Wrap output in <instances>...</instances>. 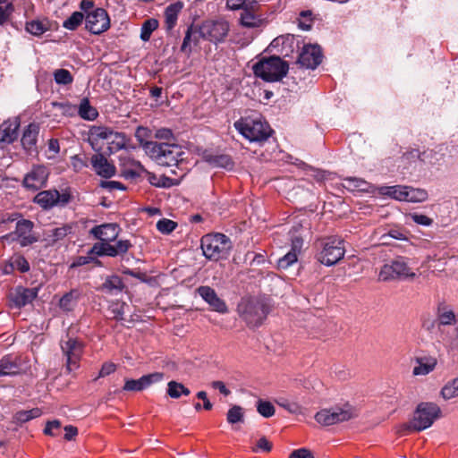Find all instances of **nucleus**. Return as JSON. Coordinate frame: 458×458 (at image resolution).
<instances>
[{
  "label": "nucleus",
  "instance_id": "ddd939ff",
  "mask_svg": "<svg viewBox=\"0 0 458 458\" xmlns=\"http://www.w3.org/2000/svg\"><path fill=\"white\" fill-rule=\"evenodd\" d=\"M85 27L92 34H101L110 27V19L107 12L103 8H96L88 13L85 17Z\"/></svg>",
  "mask_w": 458,
  "mask_h": 458
},
{
  "label": "nucleus",
  "instance_id": "680f3d73",
  "mask_svg": "<svg viewBox=\"0 0 458 458\" xmlns=\"http://www.w3.org/2000/svg\"><path fill=\"white\" fill-rule=\"evenodd\" d=\"M14 267L19 269L21 272L25 273L30 270V264L23 256H17L13 260Z\"/></svg>",
  "mask_w": 458,
  "mask_h": 458
},
{
  "label": "nucleus",
  "instance_id": "a211bd4d",
  "mask_svg": "<svg viewBox=\"0 0 458 458\" xmlns=\"http://www.w3.org/2000/svg\"><path fill=\"white\" fill-rule=\"evenodd\" d=\"M164 378V373L154 372L148 375H144L139 379H125L123 391H142L149 387L152 384L160 382Z\"/></svg>",
  "mask_w": 458,
  "mask_h": 458
},
{
  "label": "nucleus",
  "instance_id": "7c9ffc66",
  "mask_svg": "<svg viewBox=\"0 0 458 458\" xmlns=\"http://www.w3.org/2000/svg\"><path fill=\"white\" fill-rule=\"evenodd\" d=\"M264 19L259 12L243 11L240 14V24L248 29L259 28L262 26Z\"/></svg>",
  "mask_w": 458,
  "mask_h": 458
},
{
  "label": "nucleus",
  "instance_id": "a19ab883",
  "mask_svg": "<svg viewBox=\"0 0 458 458\" xmlns=\"http://www.w3.org/2000/svg\"><path fill=\"white\" fill-rule=\"evenodd\" d=\"M405 197L406 198L404 201L417 203L427 200L428 194V191L424 189L407 186Z\"/></svg>",
  "mask_w": 458,
  "mask_h": 458
},
{
  "label": "nucleus",
  "instance_id": "f03ea898",
  "mask_svg": "<svg viewBox=\"0 0 458 458\" xmlns=\"http://www.w3.org/2000/svg\"><path fill=\"white\" fill-rule=\"evenodd\" d=\"M145 153L159 165L176 167L182 164L186 154L180 145L168 142L148 143Z\"/></svg>",
  "mask_w": 458,
  "mask_h": 458
},
{
  "label": "nucleus",
  "instance_id": "5fc2aeb1",
  "mask_svg": "<svg viewBox=\"0 0 458 458\" xmlns=\"http://www.w3.org/2000/svg\"><path fill=\"white\" fill-rule=\"evenodd\" d=\"M176 227L177 223L167 218H162L157 223V229L164 234L172 233Z\"/></svg>",
  "mask_w": 458,
  "mask_h": 458
},
{
  "label": "nucleus",
  "instance_id": "7ed1b4c3",
  "mask_svg": "<svg viewBox=\"0 0 458 458\" xmlns=\"http://www.w3.org/2000/svg\"><path fill=\"white\" fill-rule=\"evenodd\" d=\"M253 73L256 77L262 79L267 82L281 81L286 76L289 65L279 56L264 57L257 62L253 67Z\"/></svg>",
  "mask_w": 458,
  "mask_h": 458
},
{
  "label": "nucleus",
  "instance_id": "4d7b16f0",
  "mask_svg": "<svg viewBox=\"0 0 458 458\" xmlns=\"http://www.w3.org/2000/svg\"><path fill=\"white\" fill-rule=\"evenodd\" d=\"M125 302H116L113 303L110 308V313L112 314V318L117 321L123 320V315H124V308L126 307Z\"/></svg>",
  "mask_w": 458,
  "mask_h": 458
},
{
  "label": "nucleus",
  "instance_id": "c85d7f7f",
  "mask_svg": "<svg viewBox=\"0 0 458 458\" xmlns=\"http://www.w3.org/2000/svg\"><path fill=\"white\" fill-rule=\"evenodd\" d=\"M81 297V292L79 289H72L66 293L59 301V307L62 310L68 312L73 310Z\"/></svg>",
  "mask_w": 458,
  "mask_h": 458
},
{
  "label": "nucleus",
  "instance_id": "3c124183",
  "mask_svg": "<svg viewBox=\"0 0 458 458\" xmlns=\"http://www.w3.org/2000/svg\"><path fill=\"white\" fill-rule=\"evenodd\" d=\"M312 12L310 10L301 11L298 18V27L301 30L308 31L312 28Z\"/></svg>",
  "mask_w": 458,
  "mask_h": 458
},
{
  "label": "nucleus",
  "instance_id": "cd10ccee",
  "mask_svg": "<svg viewBox=\"0 0 458 458\" xmlns=\"http://www.w3.org/2000/svg\"><path fill=\"white\" fill-rule=\"evenodd\" d=\"M147 172L143 165L138 162L131 160L129 164L121 165V176L126 180L137 181L142 173Z\"/></svg>",
  "mask_w": 458,
  "mask_h": 458
},
{
  "label": "nucleus",
  "instance_id": "8fccbe9b",
  "mask_svg": "<svg viewBox=\"0 0 458 458\" xmlns=\"http://www.w3.org/2000/svg\"><path fill=\"white\" fill-rule=\"evenodd\" d=\"M151 137V131L147 127L139 126L135 131V138L139 141L140 146L145 151L146 144L157 143V141L148 140Z\"/></svg>",
  "mask_w": 458,
  "mask_h": 458
},
{
  "label": "nucleus",
  "instance_id": "f704fd0d",
  "mask_svg": "<svg viewBox=\"0 0 458 458\" xmlns=\"http://www.w3.org/2000/svg\"><path fill=\"white\" fill-rule=\"evenodd\" d=\"M19 370V364L11 355H5L0 360V377L15 376Z\"/></svg>",
  "mask_w": 458,
  "mask_h": 458
},
{
  "label": "nucleus",
  "instance_id": "a878e982",
  "mask_svg": "<svg viewBox=\"0 0 458 458\" xmlns=\"http://www.w3.org/2000/svg\"><path fill=\"white\" fill-rule=\"evenodd\" d=\"M58 199L59 191L57 190H48L38 192L34 198V202L44 209H49L57 206Z\"/></svg>",
  "mask_w": 458,
  "mask_h": 458
},
{
  "label": "nucleus",
  "instance_id": "4be33fe9",
  "mask_svg": "<svg viewBox=\"0 0 458 458\" xmlns=\"http://www.w3.org/2000/svg\"><path fill=\"white\" fill-rule=\"evenodd\" d=\"M90 161L96 174L103 178H111L116 173L115 166L101 153L93 155Z\"/></svg>",
  "mask_w": 458,
  "mask_h": 458
},
{
  "label": "nucleus",
  "instance_id": "6ab92c4d",
  "mask_svg": "<svg viewBox=\"0 0 458 458\" xmlns=\"http://www.w3.org/2000/svg\"><path fill=\"white\" fill-rule=\"evenodd\" d=\"M120 228L115 223H106L92 227L89 233L99 242H112L116 240L119 235Z\"/></svg>",
  "mask_w": 458,
  "mask_h": 458
},
{
  "label": "nucleus",
  "instance_id": "2f4dec72",
  "mask_svg": "<svg viewBox=\"0 0 458 458\" xmlns=\"http://www.w3.org/2000/svg\"><path fill=\"white\" fill-rule=\"evenodd\" d=\"M183 4L181 2H176L169 4L165 10V26L167 30L174 29L177 22L178 14L182 9Z\"/></svg>",
  "mask_w": 458,
  "mask_h": 458
},
{
  "label": "nucleus",
  "instance_id": "473e14b6",
  "mask_svg": "<svg viewBox=\"0 0 458 458\" xmlns=\"http://www.w3.org/2000/svg\"><path fill=\"white\" fill-rule=\"evenodd\" d=\"M204 160L208 163L213 167H220L225 169H232L233 166V162L230 156L221 154V155H214V154H204Z\"/></svg>",
  "mask_w": 458,
  "mask_h": 458
},
{
  "label": "nucleus",
  "instance_id": "bb28decb",
  "mask_svg": "<svg viewBox=\"0 0 458 458\" xmlns=\"http://www.w3.org/2000/svg\"><path fill=\"white\" fill-rule=\"evenodd\" d=\"M417 365L413 368L414 376H425L433 371L437 364V360L433 356H422L416 358Z\"/></svg>",
  "mask_w": 458,
  "mask_h": 458
},
{
  "label": "nucleus",
  "instance_id": "f3484780",
  "mask_svg": "<svg viewBox=\"0 0 458 458\" xmlns=\"http://www.w3.org/2000/svg\"><path fill=\"white\" fill-rule=\"evenodd\" d=\"M322 62V53L318 46H304L298 57V64L307 69H315Z\"/></svg>",
  "mask_w": 458,
  "mask_h": 458
},
{
  "label": "nucleus",
  "instance_id": "c756f323",
  "mask_svg": "<svg viewBox=\"0 0 458 458\" xmlns=\"http://www.w3.org/2000/svg\"><path fill=\"white\" fill-rule=\"evenodd\" d=\"M123 288L124 284L123 279L116 275H113L106 278L100 289L102 292L107 294L117 295L118 293H122Z\"/></svg>",
  "mask_w": 458,
  "mask_h": 458
},
{
  "label": "nucleus",
  "instance_id": "2eb2a0df",
  "mask_svg": "<svg viewBox=\"0 0 458 458\" xmlns=\"http://www.w3.org/2000/svg\"><path fill=\"white\" fill-rule=\"evenodd\" d=\"M89 136L95 140L112 139V142L116 140L117 148L125 147V135L123 132L114 131L111 128L103 125H94L89 129Z\"/></svg>",
  "mask_w": 458,
  "mask_h": 458
},
{
  "label": "nucleus",
  "instance_id": "b1692460",
  "mask_svg": "<svg viewBox=\"0 0 458 458\" xmlns=\"http://www.w3.org/2000/svg\"><path fill=\"white\" fill-rule=\"evenodd\" d=\"M200 38H202V33H200V26H189L181 46V51L189 56L191 54L193 47L198 46Z\"/></svg>",
  "mask_w": 458,
  "mask_h": 458
},
{
  "label": "nucleus",
  "instance_id": "603ef678",
  "mask_svg": "<svg viewBox=\"0 0 458 458\" xmlns=\"http://www.w3.org/2000/svg\"><path fill=\"white\" fill-rule=\"evenodd\" d=\"M55 81L59 85H68L73 81L72 73L66 69H57L54 72Z\"/></svg>",
  "mask_w": 458,
  "mask_h": 458
},
{
  "label": "nucleus",
  "instance_id": "0eeeda50",
  "mask_svg": "<svg viewBox=\"0 0 458 458\" xmlns=\"http://www.w3.org/2000/svg\"><path fill=\"white\" fill-rule=\"evenodd\" d=\"M321 250L318 253V260L327 267L338 263L344 256V240L338 237H328L321 242Z\"/></svg>",
  "mask_w": 458,
  "mask_h": 458
},
{
  "label": "nucleus",
  "instance_id": "72a5a7b5",
  "mask_svg": "<svg viewBox=\"0 0 458 458\" xmlns=\"http://www.w3.org/2000/svg\"><path fill=\"white\" fill-rule=\"evenodd\" d=\"M437 321L440 326H451L457 322L456 315L454 312L445 306L444 303H440L437 309Z\"/></svg>",
  "mask_w": 458,
  "mask_h": 458
},
{
  "label": "nucleus",
  "instance_id": "37998d69",
  "mask_svg": "<svg viewBox=\"0 0 458 458\" xmlns=\"http://www.w3.org/2000/svg\"><path fill=\"white\" fill-rule=\"evenodd\" d=\"M440 395L445 400H451L458 396V376L448 381L441 389Z\"/></svg>",
  "mask_w": 458,
  "mask_h": 458
},
{
  "label": "nucleus",
  "instance_id": "dca6fc26",
  "mask_svg": "<svg viewBox=\"0 0 458 458\" xmlns=\"http://www.w3.org/2000/svg\"><path fill=\"white\" fill-rule=\"evenodd\" d=\"M199 295L209 305L211 310L225 314L228 312V307L225 301L221 299L216 291L208 285H202L197 288Z\"/></svg>",
  "mask_w": 458,
  "mask_h": 458
},
{
  "label": "nucleus",
  "instance_id": "338daca9",
  "mask_svg": "<svg viewBox=\"0 0 458 458\" xmlns=\"http://www.w3.org/2000/svg\"><path fill=\"white\" fill-rule=\"evenodd\" d=\"M72 166L74 171L79 172L82 170L84 167H87V163L79 156L75 155L71 157Z\"/></svg>",
  "mask_w": 458,
  "mask_h": 458
},
{
  "label": "nucleus",
  "instance_id": "c9c22d12",
  "mask_svg": "<svg viewBox=\"0 0 458 458\" xmlns=\"http://www.w3.org/2000/svg\"><path fill=\"white\" fill-rule=\"evenodd\" d=\"M405 185H394V186H381L378 192L381 195L390 197L398 201H404L406 195Z\"/></svg>",
  "mask_w": 458,
  "mask_h": 458
},
{
  "label": "nucleus",
  "instance_id": "49530a36",
  "mask_svg": "<svg viewBox=\"0 0 458 458\" xmlns=\"http://www.w3.org/2000/svg\"><path fill=\"white\" fill-rule=\"evenodd\" d=\"M158 27V21L156 19H148L146 20L140 30V38L143 41H148L150 36L154 30H156Z\"/></svg>",
  "mask_w": 458,
  "mask_h": 458
},
{
  "label": "nucleus",
  "instance_id": "5701e85b",
  "mask_svg": "<svg viewBox=\"0 0 458 458\" xmlns=\"http://www.w3.org/2000/svg\"><path fill=\"white\" fill-rule=\"evenodd\" d=\"M39 133V126L37 123H30L24 130L21 137V145L25 151L32 155L38 153L37 141Z\"/></svg>",
  "mask_w": 458,
  "mask_h": 458
},
{
  "label": "nucleus",
  "instance_id": "9d476101",
  "mask_svg": "<svg viewBox=\"0 0 458 458\" xmlns=\"http://www.w3.org/2000/svg\"><path fill=\"white\" fill-rule=\"evenodd\" d=\"M229 30V23L224 20L206 21L200 25L202 38L216 45L225 41Z\"/></svg>",
  "mask_w": 458,
  "mask_h": 458
},
{
  "label": "nucleus",
  "instance_id": "052dcab7",
  "mask_svg": "<svg viewBox=\"0 0 458 458\" xmlns=\"http://www.w3.org/2000/svg\"><path fill=\"white\" fill-rule=\"evenodd\" d=\"M387 238L401 241H408V238L405 235V233L400 229H391L387 233L383 234L381 237L382 240H386Z\"/></svg>",
  "mask_w": 458,
  "mask_h": 458
},
{
  "label": "nucleus",
  "instance_id": "09e8293b",
  "mask_svg": "<svg viewBox=\"0 0 458 458\" xmlns=\"http://www.w3.org/2000/svg\"><path fill=\"white\" fill-rule=\"evenodd\" d=\"M84 14L81 12H74L63 22V27L69 30H75L83 21Z\"/></svg>",
  "mask_w": 458,
  "mask_h": 458
},
{
  "label": "nucleus",
  "instance_id": "e2e57ef3",
  "mask_svg": "<svg viewBox=\"0 0 458 458\" xmlns=\"http://www.w3.org/2000/svg\"><path fill=\"white\" fill-rule=\"evenodd\" d=\"M411 217L415 224L424 226H429L433 223L430 217L423 214H412Z\"/></svg>",
  "mask_w": 458,
  "mask_h": 458
},
{
  "label": "nucleus",
  "instance_id": "c03bdc74",
  "mask_svg": "<svg viewBox=\"0 0 458 458\" xmlns=\"http://www.w3.org/2000/svg\"><path fill=\"white\" fill-rule=\"evenodd\" d=\"M72 225H64L60 227L54 228L49 231L47 237L52 242H56L58 241L63 240L68 234L72 233Z\"/></svg>",
  "mask_w": 458,
  "mask_h": 458
},
{
  "label": "nucleus",
  "instance_id": "39448f33",
  "mask_svg": "<svg viewBox=\"0 0 458 458\" xmlns=\"http://www.w3.org/2000/svg\"><path fill=\"white\" fill-rule=\"evenodd\" d=\"M440 416L441 409L437 403L431 402L420 403L418 404L407 428L418 432L422 431L431 427Z\"/></svg>",
  "mask_w": 458,
  "mask_h": 458
},
{
  "label": "nucleus",
  "instance_id": "bf43d9fd",
  "mask_svg": "<svg viewBox=\"0 0 458 458\" xmlns=\"http://www.w3.org/2000/svg\"><path fill=\"white\" fill-rule=\"evenodd\" d=\"M421 327L427 332H431L437 324V320L433 318L430 313H423L420 316Z\"/></svg>",
  "mask_w": 458,
  "mask_h": 458
},
{
  "label": "nucleus",
  "instance_id": "0e129e2a",
  "mask_svg": "<svg viewBox=\"0 0 458 458\" xmlns=\"http://www.w3.org/2000/svg\"><path fill=\"white\" fill-rule=\"evenodd\" d=\"M436 153L431 149H427L421 152L420 162L424 164L433 165L436 163L437 158H435Z\"/></svg>",
  "mask_w": 458,
  "mask_h": 458
},
{
  "label": "nucleus",
  "instance_id": "6e6d98bb",
  "mask_svg": "<svg viewBox=\"0 0 458 458\" xmlns=\"http://www.w3.org/2000/svg\"><path fill=\"white\" fill-rule=\"evenodd\" d=\"M297 261V253L295 251L290 250L284 257L280 258L277 261V266L279 268L286 269L291 265Z\"/></svg>",
  "mask_w": 458,
  "mask_h": 458
},
{
  "label": "nucleus",
  "instance_id": "412c9836",
  "mask_svg": "<svg viewBox=\"0 0 458 458\" xmlns=\"http://www.w3.org/2000/svg\"><path fill=\"white\" fill-rule=\"evenodd\" d=\"M38 288H24L17 287L13 293H11L10 298L15 308L21 309L27 304L31 303L38 296Z\"/></svg>",
  "mask_w": 458,
  "mask_h": 458
},
{
  "label": "nucleus",
  "instance_id": "4468645a",
  "mask_svg": "<svg viewBox=\"0 0 458 458\" xmlns=\"http://www.w3.org/2000/svg\"><path fill=\"white\" fill-rule=\"evenodd\" d=\"M49 172L45 165H34L24 176L22 185L30 191H38L46 186Z\"/></svg>",
  "mask_w": 458,
  "mask_h": 458
},
{
  "label": "nucleus",
  "instance_id": "1a4fd4ad",
  "mask_svg": "<svg viewBox=\"0 0 458 458\" xmlns=\"http://www.w3.org/2000/svg\"><path fill=\"white\" fill-rule=\"evenodd\" d=\"M355 416L354 410L349 404H346L344 407L323 409L316 413L315 420L323 426H331L347 421Z\"/></svg>",
  "mask_w": 458,
  "mask_h": 458
},
{
  "label": "nucleus",
  "instance_id": "ea45409f",
  "mask_svg": "<svg viewBox=\"0 0 458 458\" xmlns=\"http://www.w3.org/2000/svg\"><path fill=\"white\" fill-rule=\"evenodd\" d=\"M166 394L173 399H178L182 395L188 396L191 391L183 384L172 380L167 384Z\"/></svg>",
  "mask_w": 458,
  "mask_h": 458
},
{
  "label": "nucleus",
  "instance_id": "423d86ee",
  "mask_svg": "<svg viewBox=\"0 0 458 458\" xmlns=\"http://www.w3.org/2000/svg\"><path fill=\"white\" fill-rule=\"evenodd\" d=\"M238 310L249 327H259L267 318L268 307L263 301L250 298L239 304Z\"/></svg>",
  "mask_w": 458,
  "mask_h": 458
},
{
  "label": "nucleus",
  "instance_id": "4c0bfd02",
  "mask_svg": "<svg viewBox=\"0 0 458 458\" xmlns=\"http://www.w3.org/2000/svg\"><path fill=\"white\" fill-rule=\"evenodd\" d=\"M78 114L82 119L87 121H93L98 116V110L90 105L87 98H83L81 100Z\"/></svg>",
  "mask_w": 458,
  "mask_h": 458
},
{
  "label": "nucleus",
  "instance_id": "f257e3e1",
  "mask_svg": "<svg viewBox=\"0 0 458 458\" xmlns=\"http://www.w3.org/2000/svg\"><path fill=\"white\" fill-rule=\"evenodd\" d=\"M233 126L250 142L266 141L273 132L269 124L257 112H251L250 114L241 117L234 122Z\"/></svg>",
  "mask_w": 458,
  "mask_h": 458
},
{
  "label": "nucleus",
  "instance_id": "13d9d810",
  "mask_svg": "<svg viewBox=\"0 0 458 458\" xmlns=\"http://www.w3.org/2000/svg\"><path fill=\"white\" fill-rule=\"evenodd\" d=\"M279 406L285 409L287 411H289L292 414H299L301 413V407L294 402H290L285 399H281L276 402Z\"/></svg>",
  "mask_w": 458,
  "mask_h": 458
},
{
  "label": "nucleus",
  "instance_id": "79ce46f5",
  "mask_svg": "<svg viewBox=\"0 0 458 458\" xmlns=\"http://www.w3.org/2000/svg\"><path fill=\"white\" fill-rule=\"evenodd\" d=\"M13 0H0V26L7 23L14 12Z\"/></svg>",
  "mask_w": 458,
  "mask_h": 458
},
{
  "label": "nucleus",
  "instance_id": "a18cd8bd",
  "mask_svg": "<svg viewBox=\"0 0 458 458\" xmlns=\"http://www.w3.org/2000/svg\"><path fill=\"white\" fill-rule=\"evenodd\" d=\"M226 420L229 424L242 423L244 421V410L240 405H233L227 411Z\"/></svg>",
  "mask_w": 458,
  "mask_h": 458
},
{
  "label": "nucleus",
  "instance_id": "774afa93",
  "mask_svg": "<svg viewBox=\"0 0 458 458\" xmlns=\"http://www.w3.org/2000/svg\"><path fill=\"white\" fill-rule=\"evenodd\" d=\"M289 458H314L312 453L306 448H300L294 450L289 456Z\"/></svg>",
  "mask_w": 458,
  "mask_h": 458
},
{
  "label": "nucleus",
  "instance_id": "58836bf2",
  "mask_svg": "<svg viewBox=\"0 0 458 458\" xmlns=\"http://www.w3.org/2000/svg\"><path fill=\"white\" fill-rule=\"evenodd\" d=\"M343 181L344 187L352 191L358 190L369 192L371 187L368 182L359 177H345Z\"/></svg>",
  "mask_w": 458,
  "mask_h": 458
},
{
  "label": "nucleus",
  "instance_id": "69168bd1",
  "mask_svg": "<svg viewBox=\"0 0 458 458\" xmlns=\"http://www.w3.org/2000/svg\"><path fill=\"white\" fill-rule=\"evenodd\" d=\"M155 138H157L158 140H170L174 138V133H173L172 130H170V129L161 128V129L157 130V131L155 133Z\"/></svg>",
  "mask_w": 458,
  "mask_h": 458
},
{
  "label": "nucleus",
  "instance_id": "864d4df0",
  "mask_svg": "<svg viewBox=\"0 0 458 458\" xmlns=\"http://www.w3.org/2000/svg\"><path fill=\"white\" fill-rule=\"evenodd\" d=\"M257 411L264 418H270L275 414V407L268 401L259 400L257 403Z\"/></svg>",
  "mask_w": 458,
  "mask_h": 458
},
{
  "label": "nucleus",
  "instance_id": "de8ad7c7",
  "mask_svg": "<svg viewBox=\"0 0 458 458\" xmlns=\"http://www.w3.org/2000/svg\"><path fill=\"white\" fill-rule=\"evenodd\" d=\"M41 415V411L38 408H34L29 411H20L14 415V420L18 423H25L32 419L38 418Z\"/></svg>",
  "mask_w": 458,
  "mask_h": 458
},
{
  "label": "nucleus",
  "instance_id": "9b49d317",
  "mask_svg": "<svg viewBox=\"0 0 458 458\" xmlns=\"http://www.w3.org/2000/svg\"><path fill=\"white\" fill-rule=\"evenodd\" d=\"M131 246L132 244L129 240H119L115 244H111V242H97L89 250V254L98 257L107 256L114 258L124 255Z\"/></svg>",
  "mask_w": 458,
  "mask_h": 458
},
{
  "label": "nucleus",
  "instance_id": "aec40b11",
  "mask_svg": "<svg viewBox=\"0 0 458 458\" xmlns=\"http://www.w3.org/2000/svg\"><path fill=\"white\" fill-rule=\"evenodd\" d=\"M33 227V222L28 219H21L16 223L14 233L21 247H27L38 241V238L32 234Z\"/></svg>",
  "mask_w": 458,
  "mask_h": 458
},
{
  "label": "nucleus",
  "instance_id": "f8f14e48",
  "mask_svg": "<svg viewBox=\"0 0 458 458\" xmlns=\"http://www.w3.org/2000/svg\"><path fill=\"white\" fill-rule=\"evenodd\" d=\"M61 349L66 357V369L68 372L79 368V361L83 352V344L76 338L67 337L61 341Z\"/></svg>",
  "mask_w": 458,
  "mask_h": 458
},
{
  "label": "nucleus",
  "instance_id": "20e7f679",
  "mask_svg": "<svg viewBox=\"0 0 458 458\" xmlns=\"http://www.w3.org/2000/svg\"><path fill=\"white\" fill-rule=\"evenodd\" d=\"M203 255L210 260L226 259L232 249V242L225 234L209 233L201 238Z\"/></svg>",
  "mask_w": 458,
  "mask_h": 458
},
{
  "label": "nucleus",
  "instance_id": "e433bc0d",
  "mask_svg": "<svg viewBox=\"0 0 458 458\" xmlns=\"http://www.w3.org/2000/svg\"><path fill=\"white\" fill-rule=\"evenodd\" d=\"M49 29L50 24L47 20H31L25 24V30L35 37H40Z\"/></svg>",
  "mask_w": 458,
  "mask_h": 458
},
{
  "label": "nucleus",
  "instance_id": "393cba45",
  "mask_svg": "<svg viewBox=\"0 0 458 458\" xmlns=\"http://www.w3.org/2000/svg\"><path fill=\"white\" fill-rule=\"evenodd\" d=\"M20 122L16 118L13 121H5L0 125V141L13 143L18 138Z\"/></svg>",
  "mask_w": 458,
  "mask_h": 458
},
{
  "label": "nucleus",
  "instance_id": "6e6552de",
  "mask_svg": "<svg viewBox=\"0 0 458 458\" xmlns=\"http://www.w3.org/2000/svg\"><path fill=\"white\" fill-rule=\"evenodd\" d=\"M416 274L411 271L408 259L399 256L389 264H385L379 272V281H391L396 278H414Z\"/></svg>",
  "mask_w": 458,
  "mask_h": 458
}]
</instances>
